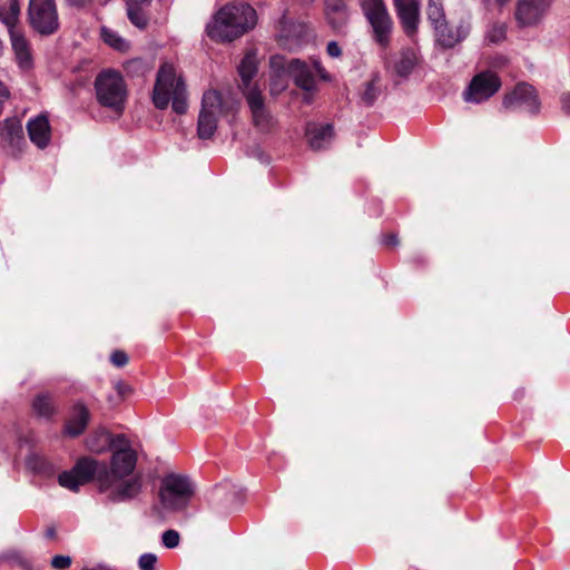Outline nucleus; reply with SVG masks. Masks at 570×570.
Wrapping results in <instances>:
<instances>
[{
	"mask_svg": "<svg viewBox=\"0 0 570 570\" xmlns=\"http://www.w3.org/2000/svg\"><path fill=\"white\" fill-rule=\"evenodd\" d=\"M278 32L281 39L288 40L301 36L302 26L296 24L292 18L284 14L278 21Z\"/></svg>",
	"mask_w": 570,
	"mask_h": 570,
	"instance_id": "obj_26",
	"label": "nucleus"
},
{
	"mask_svg": "<svg viewBox=\"0 0 570 570\" xmlns=\"http://www.w3.org/2000/svg\"><path fill=\"white\" fill-rule=\"evenodd\" d=\"M222 114L223 100L220 94L216 90L206 91L203 95L197 124V134L200 139H208L215 134Z\"/></svg>",
	"mask_w": 570,
	"mask_h": 570,
	"instance_id": "obj_9",
	"label": "nucleus"
},
{
	"mask_svg": "<svg viewBox=\"0 0 570 570\" xmlns=\"http://www.w3.org/2000/svg\"><path fill=\"white\" fill-rule=\"evenodd\" d=\"M471 31V18L461 16L456 21H443L434 28L436 42L446 49L454 48L463 41Z\"/></svg>",
	"mask_w": 570,
	"mask_h": 570,
	"instance_id": "obj_10",
	"label": "nucleus"
},
{
	"mask_svg": "<svg viewBox=\"0 0 570 570\" xmlns=\"http://www.w3.org/2000/svg\"><path fill=\"white\" fill-rule=\"evenodd\" d=\"M1 560L11 562V563L17 564L18 567H21L24 569L30 568V566H31V563H30L29 559L26 557V554L19 550L8 551L7 553H4L1 557Z\"/></svg>",
	"mask_w": 570,
	"mask_h": 570,
	"instance_id": "obj_32",
	"label": "nucleus"
},
{
	"mask_svg": "<svg viewBox=\"0 0 570 570\" xmlns=\"http://www.w3.org/2000/svg\"><path fill=\"white\" fill-rule=\"evenodd\" d=\"M326 51L332 58H338L342 55V50L336 41L328 42Z\"/></svg>",
	"mask_w": 570,
	"mask_h": 570,
	"instance_id": "obj_39",
	"label": "nucleus"
},
{
	"mask_svg": "<svg viewBox=\"0 0 570 570\" xmlns=\"http://www.w3.org/2000/svg\"><path fill=\"white\" fill-rule=\"evenodd\" d=\"M116 390H117V391H118V393H119L120 395H122V396H124L126 393L130 392V387H129L127 384L122 383V382H118V383L116 384Z\"/></svg>",
	"mask_w": 570,
	"mask_h": 570,
	"instance_id": "obj_43",
	"label": "nucleus"
},
{
	"mask_svg": "<svg viewBox=\"0 0 570 570\" xmlns=\"http://www.w3.org/2000/svg\"><path fill=\"white\" fill-rule=\"evenodd\" d=\"M86 443L91 452L101 453L108 448L116 449L119 443H126V438L124 435L112 438L106 429L98 428L87 438Z\"/></svg>",
	"mask_w": 570,
	"mask_h": 570,
	"instance_id": "obj_17",
	"label": "nucleus"
},
{
	"mask_svg": "<svg viewBox=\"0 0 570 570\" xmlns=\"http://www.w3.org/2000/svg\"><path fill=\"white\" fill-rule=\"evenodd\" d=\"M397 17L407 36L416 32L420 18L419 0H393Z\"/></svg>",
	"mask_w": 570,
	"mask_h": 570,
	"instance_id": "obj_16",
	"label": "nucleus"
},
{
	"mask_svg": "<svg viewBox=\"0 0 570 570\" xmlns=\"http://www.w3.org/2000/svg\"><path fill=\"white\" fill-rule=\"evenodd\" d=\"M562 109L570 115V94H563L561 96Z\"/></svg>",
	"mask_w": 570,
	"mask_h": 570,
	"instance_id": "obj_41",
	"label": "nucleus"
},
{
	"mask_svg": "<svg viewBox=\"0 0 570 570\" xmlns=\"http://www.w3.org/2000/svg\"><path fill=\"white\" fill-rule=\"evenodd\" d=\"M552 0H518L515 19L522 27L537 24L547 13Z\"/></svg>",
	"mask_w": 570,
	"mask_h": 570,
	"instance_id": "obj_14",
	"label": "nucleus"
},
{
	"mask_svg": "<svg viewBox=\"0 0 570 570\" xmlns=\"http://www.w3.org/2000/svg\"><path fill=\"white\" fill-rule=\"evenodd\" d=\"M21 131V126L16 119H8L0 125L1 136L10 142H13L17 137H20Z\"/></svg>",
	"mask_w": 570,
	"mask_h": 570,
	"instance_id": "obj_30",
	"label": "nucleus"
},
{
	"mask_svg": "<svg viewBox=\"0 0 570 570\" xmlns=\"http://www.w3.org/2000/svg\"><path fill=\"white\" fill-rule=\"evenodd\" d=\"M73 4L82 6L86 3L87 0H70Z\"/></svg>",
	"mask_w": 570,
	"mask_h": 570,
	"instance_id": "obj_46",
	"label": "nucleus"
},
{
	"mask_svg": "<svg viewBox=\"0 0 570 570\" xmlns=\"http://www.w3.org/2000/svg\"><path fill=\"white\" fill-rule=\"evenodd\" d=\"M502 106L512 111L537 114L540 110V100L533 86L520 82L504 96Z\"/></svg>",
	"mask_w": 570,
	"mask_h": 570,
	"instance_id": "obj_11",
	"label": "nucleus"
},
{
	"mask_svg": "<svg viewBox=\"0 0 570 570\" xmlns=\"http://www.w3.org/2000/svg\"><path fill=\"white\" fill-rule=\"evenodd\" d=\"M327 22L335 30H341L347 22L348 14L343 0H325Z\"/></svg>",
	"mask_w": 570,
	"mask_h": 570,
	"instance_id": "obj_21",
	"label": "nucleus"
},
{
	"mask_svg": "<svg viewBox=\"0 0 570 570\" xmlns=\"http://www.w3.org/2000/svg\"><path fill=\"white\" fill-rule=\"evenodd\" d=\"M111 363L117 367H122L128 363V356L122 351H115L110 356Z\"/></svg>",
	"mask_w": 570,
	"mask_h": 570,
	"instance_id": "obj_38",
	"label": "nucleus"
},
{
	"mask_svg": "<svg viewBox=\"0 0 570 570\" xmlns=\"http://www.w3.org/2000/svg\"><path fill=\"white\" fill-rule=\"evenodd\" d=\"M386 244H389V245H396L397 244L396 236L395 235L387 236L386 237Z\"/></svg>",
	"mask_w": 570,
	"mask_h": 570,
	"instance_id": "obj_45",
	"label": "nucleus"
},
{
	"mask_svg": "<svg viewBox=\"0 0 570 570\" xmlns=\"http://www.w3.org/2000/svg\"><path fill=\"white\" fill-rule=\"evenodd\" d=\"M150 0H127V16L130 22L139 29L147 26L148 18L145 8Z\"/></svg>",
	"mask_w": 570,
	"mask_h": 570,
	"instance_id": "obj_23",
	"label": "nucleus"
},
{
	"mask_svg": "<svg viewBox=\"0 0 570 570\" xmlns=\"http://www.w3.org/2000/svg\"><path fill=\"white\" fill-rule=\"evenodd\" d=\"M257 23V14L248 3H229L223 7L207 24V35L217 41H233Z\"/></svg>",
	"mask_w": 570,
	"mask_h": 570,
	"instance_id": "obj_2",
	"label": "nucleus"
},
{
	"mask_svg": "<svg viewBox=\"0 0 570 570\" xmlns=\"http://www.w3.org/2000/svg\"><path fill=\"white\" fill-rule=\"evenodd\" d=\"M306 136L312 149L321 150L326 148L333 138V127L331 125L308 124Z\"/></svg>",
	"mask_w": 570,
	"mask_h": 570,
	"instance_id": "obj_20",
	"label": "nucleus"
},
{
	"mask_svg": "<svg viewBox=\"0 0 570 570\" xmlns=\"http://www.w3.org/2000/svg\"><path fill=\"white\" fill-rule=\"evenodd\" d=\"M163 544L168 549L178 547L180 542V535L176 530H166L161 535Z\"/></svg>",
	"mask_w": 570,
	"mask_h": 570,
	"instance_id": "obj_35",
	"label": "nucleus"
},
{
	"mask_svg": "<svg viewBox=\"0 0 570 570\" xmlns=\"http://www.w3.org/2000/svg\"><path fill=\"white\" fill-rule=\"evenodd\" d=\"M28 466L39 474L51 475L53 473L52 465L45 458L38 455L29 458Z\"/></svg>",
	"mask_w": 570,
	"mask_h": 570,
	"instance_id": "obj_31",
	"label": "nucleus"
},
{
	"mask_svg": "<svg viewBox=\"0 0 570 570\" xmlns=\"http://www.w3.org/2000/svg\"><path fill=\"white\" fill-rule=\"evenodd\" d=\"M507 35L505 23L495 22L487 31V39L492 43L501 42Z\"/></svg>",
	"mask_w": 570,
	"mask_h": 570,
	"instance_id": "obj_33",
	"label": "nucleus"
},
{
	"mask_svg": "<svg viewBox=\"0 0 570 570\" xmlns=\"http://www.w3.org/2000/svg\"><path fill=\"white\" fill-rule=\"evenodd\" d=\"M305 100H306V102H309L311 98L306 96Z\"/></svg>",
	"mask_w": 570,
	"mask_h": 570,
	"instance_id": "obj_48",
	"label": "nucleus"
},
{
	"mask_svg": "<svg viewBox=\"0 0 570 570\" xmlns=\"http://www.w3.org/2000/svg\"><path fill=\"white\" fill-rule=\"evenodd\" d=\"M426 14L433 29L446 20L443 8V0H429L426 7Z\"/></svg>",
	"mask_w": 570,
	"mask_h": 570,
	"instance_id": "obj_27",
	"label": "nucleus"
},
{
	"mask_svg": "<svg viewBox=\"0 0 570 570\" xmlns=\"http://www.w3.org/2000/svg\"><path fill=\"white\" fill-rule=\"evenodd\" d=\"M238 72L240 76V89L243 90V94L245 95V91L250 89H259L256 83L252 82L253 77L257 72V61L254 53H247L244 59L242 60Z\"/></svg>",
	"mask_w": 570,
	"mask_h": 570,
	"instance_id": "obj_22",
	"label": "nucleus"
},
{
	"mask_svg": "<svg viewBox=\"0 0 570 570\" xmlns=\"http://www.w3.org/2000/svg\"><path fill=\"white\" fill-rule=\"evenodd\" d=\"M35 412L39 416L50 417L55 413V405L47 394L38 395L32 403Z\"/></svg>",
	"mask_w": 570,
	"mask_h": 570,
	"instance_id": "obj_29",
	"label": "nucleus"
},
{
	"mask_svg": "<svg viewBox=\"0 0 570 570\" xmlns=\"http://www.w3.org/2000/svg\"><path fill=\"white\" fill-rule=\"evenodd\" d=\"M137 462L136 452L128 446V442L119 443L114 449L110 469L104 462L90 458L80 459L70 471L59 474L61 487L78 491L79 488L94 478L97 479L99 490L112 502H125L136 498L142 489V478L132 474Z\"/></svg>",
	"mask_w": 570,
	"mask_h": 570,
	"instance_id": "obj_1",
	"label": "nucleus"
},
{
	"mask_svg": "<svg viewBox=\"0 0 570 570\" xmlns=\"http://www.w3.org/2000/svg\"><path fill=\"white\" fill-rule=\"evenodd\" d=\"M55 535V531L53 530H49L48 531V537H53Z\"/></svg>",
	"mask_w": 570,
	"mask_h": 570,
	"instance_id": "obj_47",
	"label": "nucleus"
},
{
	"mask_svg": "<svg viewBox=\"0 0 570 570\" xmlns=\"http://www.w3.org/2000/svg\"><path fill=\"white\" fill-rule=\"evenodd\" d=\"M416 55L413 50H404L401 52L399 60L395 62V71L400 76H407L414 68Z\"/></svg>",
	"mask_w": 570,
	"mask_h": 570,
	"instance_id": "obj_28",
	"label": "nucleus"
},
{
	"mask_svg": "<svg viewBox=\"0 0 570 570\" xmlns=\"http://www.w3.org/2000/svg\"><path fill=\"white\" fill-rule=\"evenodd\" d=\"M51 566L55 569L63 570L71 566V558L68 556H55L51 560Z\"/></svg>",
	"mask_w": 570,
	"mask_h": 570,
	"instance_id": "obj_37",
	"label": "nucleus"
},
{
	"mask_svg": "<svg viewBox=\"0 0 570 570\" xmlns=\"http://www.w3.org/2000/svg\"><path fill=\"white\" fill-rule=\"evenodd\" d=\"M28 18L32 29L43 36L52 35L59 28L55 0H30Z\"/></svg>",
	"mask_w": 570,
	"mask_h": 570,
	"instance_id": "obj_8",
	"label": "nucleus"
},
{
	"mask_svg": "<svg viewBox=\"0 0 570 570\" xmlns=\"http://www.w3.org/2000/svg\"><path fill=\"white\" fill-rule=\"evenodd\" d=\"M501 87V80L492 71H483L475 75L468 89L464 92V99L468 102L480 104L488 100Z\"/></svg>",
	"mask_w": 570,
	"mask_h": 570,
	"instance_id": "obj_12",
	"label": "nucleus"
},
{
	"mask_svg": "<svg viewBox=\"0 0 570 570\" xmlns=\"http://www.w3.org/2000/svg\"><path fill=\"white\" fill-rule=\"evenodd\" d=\"M246 102L249 107L254 126L261 131H268L274 126V119L265 105L261 89L245 91Z\"/></svg>",
	"mask_w": 570,
	"mask_h": 570,
	"instance_id": "obj_13",
	"label": "nucleus"
},
{
	"mask_svg": "<svg viewBox=\"0 0 570 570\" xmlns=\"http://www.w3.org/2000/svg\"><path fill=\"white\" fill-rule=\"evenodd\" d=\"M11 50L14 62L21 71H29L33 68V53L30 41L20 30H11Z\"/></svg>",
	"mask_w": 570,
	"mask_h": 570,
	"instance_id": "obj_15",
	"label": "nucleus"
},
{
	"mask_svg": "<svg viewBox=\"0 0 570 570\" xmlns=\"http://www.w3.org/2000/svg\"><path fill=\"white\" fill-rule=\"evenodd\" d=\"M488 6L503 7L509 0H483Z\"/></svg>",
	"mask_w": 570,
	"mask_h": 570,
	"instance_id": "obj_44",
	"label": "nucleus"
},
{
	"mask_svg": "<svg viewBox=\"0 0 570 570\" xmlns=\"http://www.w3.org/2000/svg\"><path fill=\"white\" fill-rule=\"evenodd\" d=\"M96 95L100 105L117 114L122 112L127 98L125 81L119 72L106 70L95 81Z\"/></svg>",
	"mask_w": 570,
	"mask_h": 570,
	"instance_id": "obj_6",
	"label": "nucleus"
},
{
	"mask_svg": "<svg viewBox=\"0 0 570 570\" xmlns=\"http://www.w3.org/2000/svg\"><path fill=\"white\" fill-rule=\"evenodd\" d=\"M157 556L154 553H144L138 559L140 570H156Z\"/></svg>",
	"mask_w": 570,
	"mask_h": 570,
	"instance_id": "obj_36",
	"label": "nucleus"
},
{
	"mask_svg": "<svg viewBox=\"0 0 570 570\" xmlns=\"http://www.w3.org/2000/svg\"><path fill=\"white\" fill-rule=\"evenodd\" d=\"M10 98V91L6 85L0 81V104L2 105Z\"/></svg>",
	"mask_w": 570,
	"mask_h": 570,
	"instance_id": "obj_40",
	"label": "nucleus"
},
{
	"mask_svg": "<svg viewBox=\"0 0 570 570\" xmlns=\"http://www.w3.org/2000/svg\"><path fill=\"white\" fill-rule=\"evenodd\" d=\"M89 419L90 412L88 407L81 402L76 403L66 423V433L71 438L82 434L89 423Z\"/></svg>",
	"mask_w": 570,
	"mask_h": 570,
	"instance_id": "obj_19",
	"label": "nucleus"
},
{
	"mask_svg": "<svg viewBox=\"0 0 570 570\" xmlns=\"http://www.w3.org/2000/svg\"><path fill=\"white\" fill-rule=\"evenodd\" d=\"M30 140L40 149L48 146L51 137V128L46 116L40 115L30 119L27 124Z\"/></svg>",
	"mask_w": 570,
	"mask_h": 570,
	"instance_id": "obj_18",
	"label": "nucleus"
},
{
	"mask_svg": "<svg viewBox=\"0 0 570 570\" xmlns=\"http://www.w3.org/2000/svg\"><path fill=\"white\" fill-rule=\"evenodd\" d=\"M358 4L372 28L374 40L381 47H387L393 30V20L384 0H358Z\"/></svg>",
	"mask_w": 570,
	"mask_h": 570,
	"instance_id": "obj_7",
	"label": "nucleus"
},
{
	"mask_svg": "<svg viewBox=\"0 0 570 570\" xmlns=\"http://www.w3.org/2000/svg\"><path fill=\"white\" fill-rule=\"evenodd\" d=\"M100 36L106 45H108L117 51L126 52L130 48V43L125 38H122L117 31L110 28L102 27Z\"/></svg>",
	"mask_w": 570,
	"mask_h": 570,
	"instance_id": "obj_25",
	"label": "nucleus"
},
{
	"mask_svg": "<svg viewBox=\"0 0 570 570\" xmlns=\"http://www.w3.org/2000/svg\"><path fill=\"white\" fill-rule=\"evenodd\" d=\"M153 102L157 109H166L171 102L176 114L183 115L187 111L186 85L173 63L165 62L159 67L153 90Z\"/></svg>",
	"mask_w": 570,
	"mask_h": 570,
	"instance_id": "obj_3",
	"label": "nucleus"
},
{
	"mask_svg": "<svg viewBox=\"0 0 570 570\" xmlns=\"http://www.w3.org/2000/svg\"><path fill=\"white\" fill-rule=\"evenodd\" d=\"M194 493L195 485L188 476L170 473L163 478L158 497L164 510L176 512L188 505Z\"/></svg>",
	"mask_w": 570,
	"mask_h": 570,
	"instance_id": "obj_5",
	"label": "nucleus"
},
{
	"mask_svg": "<svg viewBox=\"0 0 570 570\" xmlns=\"http://www.w3.org/2000/svg\"><path fill=\"white\" fill-rule=\"evenodd\" d=\"M271 65L274 69H283L294 80L295 85L307 94L317 91L318 79L327 81L330 76L317 59L306 62L299 59L285 61L282 57H273Z\"/></svg>",
	"mask_w": 570,
	"mask_h": 570,
	"instance_id": "obj_4",
	"label": "nucleus"
},
{
	"mask_svg": "<svg viewBox=\"0 0 570 570\" xmlns=\"http://www.w3.org/2000/svg\"><path fill=\"white\" fill-rule=\"evenodd\" d=\"M82 570H115V569L106 563H98L92 567H83Z\"/></svg>",
	"mask_w": 570,
	"mask_h": 570,
	"instance_id": "obj_42",
	"label": "nucleus"
},
{
	"mask_svg": "<svg viewBox=\"0 0 570 570\" xmlns=\"http://www.w3.org/2000/svg\"><path fill=\"white\" fill-rule=\"evenodd\" d=\"M20 14V6L18 0H9L7 7H0V21L9 29V36L11 30H18L16 23L18 22Z\"/></svg>",
	"mask_w": 570,
	"mask_h": 570,
	"instance_id": "obj_24",
	"label": "nucleus"
},
{
	"mask_svg": "<svg viewBox=\"0 0 570 570\" xmlns=\"http://www.w3.org/2000/svg\"><path fill=\"white\" fill-rule=\"evenodd\" d=\"M380 95V88L376 85V78L365 83V89L362 94V100L366 105H372Z\"/></svg>",
	"mask_w": 570,
	"mask_h": 570,
	"instance_id": "obj_34",
	"label": "nucleus"
}]
</instances>
